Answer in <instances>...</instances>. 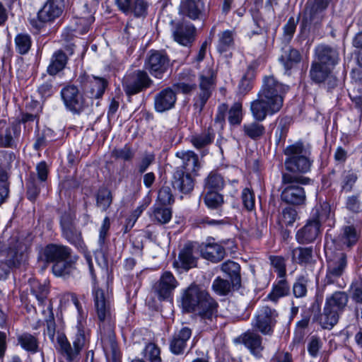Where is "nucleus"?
I'll return each mask as SVG.
<instances>
[{
	"instance_id": "f257e3e1",
	"label": "nucleus",
	"mask_w": 362,
	"mask_h": 362,
	"mask_svg": "<svg viewBox=\"0 0 362 362\" xmlns=\"http://www.w3.org/2000/svg\"><path fill=\"white\" fill-rule=\"evenodd\" d=\"M289 87L278 81L273 76H265L257 98L251 102L250 111L256 121L264 120L267 115L279 112Z\"/></svg>"
},
{
	"instance_id": "f03ea898",
	"label": "nucleus",
	"mask_w": 362,
	"mask_h": 362,
	"mask_svg": "<svg viewBox=\"0 0 362 362\" xmlns=\"http://www.w3.org/2000/svg\"><path fill=\"white\" fill-rule=\"evenodd\" d=\"M72 300L78 310V317L77 324L73 329L72 345L64 334L57 335V349L60 355L61 362H79L81 352L88 346L90 341L89 329L86 327V315L76 297L74 296Z\"/></svg>"
},
{
	"instance_id": "7ed1b4c3",
	"label": "nucleus",
	"mask_w": 362,
	"mask_h": 362,
	"mask_svg": "<svg viewBox=\"0 0 362 362\" xmlns=\"http://www.w3.org/2000/svg\"><path fill=\"white\" fill-rule=\"evenodd\" d=\"M181 305L187 313H194L200 322L212 328L218 316V303L207 291L197 285H191L183 291Z\"/></svg>"
},
{
	"instance_id": "20e7f679",
	"label": "nucleus",
	"mask_w": 362,
	"mask_h": 362,
	"mask_svg": "<svg viewBox=\"0 0 362 362\" xmlns=\"http://www.w3.org/2000/svg\"><path fill=\"white\" fill-rule=\"evenodd\" d=\"M46 262H52V272L56 276H68L76 269L78 257L72 250L62 244H49L43 251Z\"/></svg>"
},
{
	"instance_id": "39448f33",
	"label": "nucleus",
	"mask_w": 362,
	"mask_h": 362,
	"mask_svg": "<svg viewBox=\"0 0 362 362\" xmlns=\"http://www.w3.org/2000/svg\"><path fill=\"white\" fill-rule=\"evenodd\" d=\"M348 300L347 294L342 291H337L326 298L323 313L320 318L322 328L331 329L337 323Z\"/></svg>"
},
{
	"instance_id": "423d86ee",
	"label": "nucleus",
	"mask_w": 362,
	"mask_h": 362,
	"mask_svg": "<svg viewBox=\"0 0 362 362\" xmlns=\"http://www.w3.org/2000/svg\"><path fill=\"white\" fill-rule=\"evenodd\" d=\"M87 260L93 280V296L98 317L100 321H109L114 314L112 295L108 291H105L96 285L91 259L88 258Z\"/></svg>"
},
{
	"instance_id": "0eeeda50",
	"label": "nucleus",
	"mask_w": 362,
	"mask_h": 362,
	"mask_svg": "<svg viewBox=\"0 0 362 362\" xmlns=\"http://www.w3.org/2000/svg\"><path fill=\"white\" fill-rule=\"evenodd\" d=\"M286 156L285 168L288 173H284L282 175V192L281 200L290 205H293L294 202V145L287 146L284 150Z\"/></svg>"
},
{
	"instance_id": "6e6552de",
	"label": "nucleus",
	"mask_w": 362,
	"mask_h": 362,
	"mask_svg": "<svg viewBox=\"0 0 362 362\" xmlns=\"http://www.w3.org/2000/svg\"><path fill=\"white\" fill-rule=\"evenodd\" d=\"M61 96L67 110L74 114L79 115L89 109L91 100L80 93L78 88L74 85L66 86L61 90Z\"/></svg>"
},
{
	"instance_id": "1a4fd4ad",
	"label": "nucleus",
	"mask_w": 362,
	"mask_h": 362,
	"mask_svg": "<svg viewBox=\"0 0 362 362\" xmlns=\"http://www.w3.org/2000/svg\"><path fill=\"white\" fill-rule=\"evenodd\" d=\"M64 8V0H47L39 10L36 18L30 20V24L40 29L47 23L54 21L59 18Z\"/></svg>"
},
{
	"instance_id": "9d476101",
	"label": "nucleus",
	"mask_w": 362,
	"mask_h": 362,
	"mask_svg": "<svg viewBox=\"0 0 362 362\" xmlns=\"http://www.w3.org/2000/svg\"><path fill=\"white\" fill-rule=\"evenodd\" d=\"M283 35V43L284 45L281 48V54L279 58L280 63L284 68V74L288 76L292 75V70L294 66V52L293 47L289 45L294 33V24L291 22V18L284 26Z\"/></svg>"
},
{
	"instance_id": "9b49d317",
	"label": "nucleus",
	"mask_w": 362,
	"mask_h": 362,
	"mask_svg": "<svg viewBox=\"0 0 362 362\" xmlns=\"http://www.w3.org/2000/svg\"><path fill=\"white\" fill-rule=\"evenodd\" d=\"M153 84L152 79L144 70H136L124 76L122 86L129 97L138 94Z\"/></svg>"
},
{
	"instance_id": "f8f14e48",
	"label": "nucleus",
	"mask_w": 362,
	"mask_h": 362,
	"mask_svg": "<svg viewBox=\"0 0 362 362\" xmlns=\"http://www.w3.org/2000/svg\"><path fill=\"white\" fill-rule=\"evenodd\" d=\"M81 89L83 95L91 100V106L94 104L95 99L100 98L107 86L108 82L105 78L92 77L83 74L78 77Z\"/></svg>"
},
{
	"instance_id": "ddd939ff",
	"label": "nucleus",
	"mask_w": 362,
	"mask_h": 362,
	"mask_svg": "<svg viewBox=\"0 0 362 362\" xmlns=\"http://www.w3.org/2000/svg\"><path fill=\"white\" fill-rule=\"evenodd\" d=\"M278 314L274 309L262 306L257 311L252 321V328L264 335H272L276 322Z\"/></svg>"
},
{
	"instance_id": "4468645a",
	"label": "nucleus",
	"mask_w": 362,
	"mask_h": 362,
	"mask_svg": "<svg viewBox=\"0 0 362 362\" xmlns=\"http://www.w3.org/2000/svg\"><path fill=\"white\" fill-rule=\"evenodd\" d=\"M215 73L209 68L204 70L199 76V92L194 98V106L201 112L211 95V89L215 82Z\"/></svg>"
},
{
	"instance_id": "2eb2a0df",
	"label": "nucleus",
	"mask_w": 362,
	"mask_h": 362,
	"mask_svg": "<svg viewBox=\"0 0 362 362\" xmlns=\"http://www.w3.org/2000/svg\"><path fill=\"white\" fill-rule=\"evenodd\" d=\"M169 64L170 59L165 52L151 50L146 60L145 68L153 76L161 78Z\"/></svg>"
},
{
	"instance_id": "dca6fc26",
	"label": "nucleus",
	"mask_w": 362,
	"mask_h": 362,
	"mask_svg": "<svg viewBox=\"0 0 362 362\" xmlns=\"http://www.w3.org/2000/svg\"><path fill=\"white\" fill-rule=\"evenodd\" d=\"M177 284L178 283L173 274L170 272H165L154 284L153 290L159 300H166L170 298Z\"/></svg>"
},
{
	"instance_id": "f3484780",
	"label": "nucleus",
	"mask_w": 362,
	"mask_h": 362,
	"mask_svg": "<svg viewBox=\"0 0 362 362\" xmlns=\"http://www.w3.org/2000/svg\"><path fill=\"white\" fill-rule=\"evenodd\" d=\"M21 135V127L18 124L7 125L0 122V147L16 148Z\"/></svg>"
},
{
	"instance_id": "a211bd4d",
	"label": "nucleus",
	"mask_w": 362,
	"mask_h": 362,
	"mask_svg": "<svg viewBox=\"0 0 362 362\" xmlns=\"http://www.w3.org/2000/svg\"><path fill=\"white\" fill-rule=\"evenodd\" d=\"M196 28L192 23L180 21L175 24L173 37L175 42L183 46H188L194 40Z\"/></svg>"
},
{
	"instance_id": "6ab92c4d",
	"label": "nucleus",
	"mask_w": 362,
	"mask_h": 362,
	"mask_svg": "<svg viewBox=\"0 0 362 362\" xmlns=\"http://www.w3.org/2000/svg\"><path fill=\"white\" fill-rule=\"evenodd\" d=\"M317 63L334 67L339 62V54L337 49L326 45H320L315 49Z\"/></svg>"
},
{
	"instance_id": "aec40b11",
	"label": "nucleus",
	"mask_w": 362,
	"mask_h": 362,
	"mask_svg": "<svg viewBox=\"0 0 362 362\" xmlns=\"http://www.w3.org/2000/svg\"><path fill=\"white\" fill-rule=\"evenodd\" d=\"M206 6L202 0H182L180 12L185 16L195 21L205 16Z\"/></svg>"
},
{
	"instance_id": "412c9836",
	"label": "nucleus",
	"mask_w": 362,
	"mask_h": 362,
	"mask_svg": "<svg viewBox=\"0 0 362 362\" xmlns=\"http://www.w3.org/2000/svg\"><path fill=\"white\" fill-rule=\"evenodd\" d=\"M200 252L204 259L214 263L221 261L226 255L224 247L213 238H209L205 243L202 244Z\"/></svg>"
},
{
	"instance_id": "4be33fe9",
	"label": "nucleus",
	"mask_w": 362,
	"mask_h": 362,
	"mask_svg": "<svg viewBox=\"0 0 362 362\" xmlns=\"http://www.w3.org/2000/svg\"><path fill=\"white\" fill-rule=\"evenodd\" d=\"M175 92L171 88H165L154 97V109L158 112H164L172 109L176 103Z\"/></svg>"
},
{
	"instance_id": "5701e85b",
	"label": "nucleus",
	"mask_w": 362,
	"mask_h": 362,
	"mask_svg": "<svg viewBox=\"0 0 362 362\" xmlns=\"http://www.w3.org/2000/svg\"><path fill=\"white\" fill-rule=\"evenodd\" d=\"M241 341L250 354L255 358L262 357L264 346L262 337L254 330H247L241 335Z\"/></svg>"
},
{
	"instance_id": "b1692460",
	"label": "nucleus",
	"mask_w": 362,
	"mask_h": 362,
	"mask_svg": "<svg viewBox=\"0 0 362 362\" xmlns=\"http://www.w3.org/2000/svg\"><path fill=\"white\" fill-rule=\"evenodd\" d=\"M346 267V256L344 253H339L328 262V269L326 275L327 283L334 284L335 279L341 276Z\"/></svg>"
},
{
	"instance_id": "393cba45",
	"label": "nucleus",
	"mask_w": 362,
	"mask_h": 362,
	"mask_svg": "<svg viewBox=\"0 0 362 362\" xmlns=\"http://www.w3.org/2000/svg\"><path fill=\"white\" fill-rule=\"evenodd\" d=\"M173 187L183 194L190 193L194 186V182L190 174L186 173L182 169H177L173 174Z\"/></svg>"
},
{
	"instance_id": "a878e982",
	"label": "nucleus",
	"mask_w": 362,
	"mask_h": 362,
	"mask_svg": "<svg viewBox=\"0 0 362 362\" xmlns=\"http://www.w3.org/2000/svg\"><path fill=\"white\" fill-rule=\"evenodd\" d=\"M192 336V330L184 327L175 332L170 342V349L174 354L178 355L184 352L187 341Z\"/></svg>"
},
{
	"instance_id": "bb28decb",
	"label": "nucleus",
	"mask_w": 362,
	"mask_h": 362,
	"mask_svg": "<svg viewBox=\"0 0 362 362\" xmlns=\"http://www.w3.org/2000/svg\"><path fill=\"white\" fill-rule=\"evenodd\" d=\"M176 157L182 160V168L185 173H196L201 165L198 156L192 151H180L175 154Z\"/></svg>"
},
{
	"instance_id": "cd10ccee",
	"label": "nucleus",
	"mask_w": 362,
	"mask_h": 362,
	"mask_svg": "<svg viewBox=\"0 0 362 362\" xmlns=\"http://www.w3.org/2000/svg\"><path fill=\"white\" fill-rule=\"evenodd\" d=\"M320 229V221L315 219L312 220L298 231L296 238L300 243H311L317 237Z\"/></svg>"
},
{
	"instance_id": "c85d7f7f",
	"label": "nucleus",
	"mask_w": 362,
	"mask_h": 362,
	"mask_svg": "<svg viewBox=\"0 0 362 362\" xmlns=\"http://www.w3.org/2000/svg\"><path fill=\"white\" fill-rule=\"evenodd\" d=\"M16 340L22 349L31 354L37 353L40 349V341L36 334L23 332L17 335Z\"/></svg>"
},
{
	"instance_id": "c756f323",
	"label": "nucleus",
	"mask_w": 362,
	"mask_h": 362,
	"mask_svg": "<svg viewBox=\"0 0 362 362\" xmlns=\"http://www.w3.org/2000/svg\"><path fill=\"white\" fill-rule=\"evenodd\" d=\"M197 259L193 254V247L190 244H187L180 250L178 255V260L175 262L178 267L185 270H189L196 267Z\"/></svg>"
},
{
	"instance_id": "7c9ffc66",
	"label": "nucleus",
	"mask_w": 362,
	"mask_h": 362,
	"mask_svg": "<svg viewBox=\"0 0 362 362\" xmlns=\"http://www.w3.org/2000/svg\"><path fill=\"white\" fill-rule=\"evenodd\" d=\"M62 237L74 245L79 252H86V246L82 238L81 233L75 226L62 230Z\"/></svg>"
},
{
	"instance_id": "2f4dec72",
	"label": "nucleus",
	"mask_w": 362,
	"mask_h": 362,
	"mask_svg": "<svg viewBox=\"0 0 362 362\" xmlns=\"http://www.w3.org/2000/svg\"><path fill=\"white\" fill-rule=\"evenodd\" d=\"M83 13L76 20V28L74 30L79 34H85L88 32L90 25L93 23L95 18L93 16V12L89 8L87 4L83 6Z\"/></svg>"
},
{
	"instance_id": "473e14b6",
	"label": "nucleus",
	"mask_w": 362,
	"mask_h": 362,
	"mask_svg": "<svg viewBox=\"0 0 362 362\" xmlns=\"http://www.w3.org/2000/svg\"><path fill=\"white\" fill-rule=\"evenodd\" d=\"M67 60L68 58L64 52L62 50L55 52L51 58L49 66H47V73L50 76L57 75L64 69L67 63Z\"/></svg>"
},
{
	"instance_id": "72a5a7b5",
	"label": "nucleus",
	"mask_w": 362,
	"mask_h": 362,
	"mask_svg": "<svg viewBox=\"0 0 362 362\" xmlns=\"http://www.w3.org/2000/svg\"><path fill=\"white\" fill-rule=\"evenodd\" d=\"M332 68L313 62L310 71V77L316 83L325 81L332 75Z\"/></svg>"
},
{
	"instance_id": "f704fd0d",
	"label": "nucleus",
	"mask_w": 362,
	"mask_h": 362,
	"mask_svg": "<svg viewBox=\"0 0 362 362\" xmlns=\"http://www.w3.org/2000/svg\"><path fill=\"white\" fill-rule=\"evenodd\" d=\"M214 139L212 129H208L199 134H195L190 137V142L197 149H201L210 145Z\"/></svg>"
},
{
	"instance_id": "c9c22d12",
	"label": "nucleus",
	"mask_w": 362,
	"mask_h": 362,
	"mask_svg": "<svg viewBox=\"0 0 362 362\" xmlns=\"http://www.w3.org/2000/svg\"><path fill=\"white\" fill-rule=\"evenodd\" d=\"M244 134L252 140L260 139L265 133V127L259 121L246 123L243 126Z\"/></svg>"
},
{
	"instance_id": "e433bc0d",
	"label": "nucleus",
	"mask_w": 362,
	"mask_h": 362,
	"mask_svg": "<svg viewBox=\"0 0 362 362\" xmlns=\"http://www.w3.org/2000/svg\"><path fill=\"white\" fill-rule=\"evenodd\" d=\"M42 313L45 315V321L47 327L45 334H47L50 340L53 341L55 336L56 325L52 304L49 303L47 305V308L43 309Z\"/></svg>"
},
{
	"instance_id": "4c0bfd02",
	"label": "nucleus",
	"mask_w": 362,
	"mask_h": 362,
	"mask_svg": "<svg viewBox=\"0 0 362 362\" xmlns=\"http://www.w3.org/2000/svg\"><path fill=\"white\" fill-rule=\"evenodd\" d=\"M103 349L107 362H120V352L114 339H109L106 341L103 344Z\"/></svg>"
},
{
	"instance_id": "58836bf2",
	"label": "nucleus",
	"mask_w": 362,
	"mask_h": 362,
	"mask_svg": "<svg viewBox=\"0 0 362 362\" xmlns=\"http://www.w3.org/2000/svg\"><path fill=\"white\" fill-rule=\"evenodd\" d=\"M16 52L20 54H25L30 49L32 40L28 34L19 33L14 39Z\"/></svg>"
},
{
	"instance_id": "ea45409f",
	"label": "nucleus",
	"mask_w": 362,
	"mask_h": 362,
	"mask_svg": "<svg viewBox=\"0 0 362 362\" xmlns=\"http://www.w3.org/2000/svg\"><path fill=\"white\" fill-rule=\"evenodd\" d=\"M44 186L37 182L35 173H30L27 182L28 199L32 202L35 201L40 192V188Z\"/></svg>"
},
{
	"instance_id": "a19ab883",
	"label": "nucleus",
	"mask_w": 362,
	"mask_h": 362,
	"mask_svg": "<svg viewBox=\"0 0 362 362\" xmlns=\"http://www.w3.org/2000/svg\"><path fill=\"white\" fill-rule=\"evenodd\" d=\"M112 202L111 192L107 188H100L96 195V205L102 211H106Z\"/></svg>"
},
{
	"instance_id": "79ce46f5",
	"label": "nucleus",
	"mask_w": 362,
	"mask_h": 362,
	"mask_svg": "<svg viewBox=\"0 0 362 362\" xmlns=\"http://www.w3.org/2000/svg\"><path fill=\"white\" fill-rule=\"evenodd\" d=\"M204 201L209 209H218L223 203V198L221 194L216 191L206 190Z\"/></svg>"
},
{
	"instance_id": "37998d69",
	"label": "nucleus",
	"mask_w": 362,
	"mask_h": 362,
	"mask_svg": "<svg viewBox=\"0 0 362 362\" xmlns=\"http://www.w3.org/2000/svg\"><path fill=\"white\" fill-rule=\"evenodd\" d=\"M233 32L232 30H225L219 35V40L217 49L219 52H225L228 50L233 45Z\"/></svg>"
},
{
	"instance_id": "c03bdc74",
	"label": "nucleus",
	"mask_w": 362,
	"mask_h": 362,
	"mask_svg": "<svg viewBox=\"0 0 362 362\" xmlns=\"http://www.w3.org/2000/svg\"><path fill=\"white\" fill-rule=\"evenodd\" d=\"M341 190L346 192L351 191L358 177L353 170H344L341 176Z\"/></svg>"
},
{
	"instance_id": "a18cd8bd",
	"label": "nucleus",
	"mask_w": 362,
	"mask_h": 362,
	"mask_svg": "<svg viewBox=\"0 0 362 362\" xmlns=\"http://www.w3.org/2000/svg\"><path fill=\"white\" fill-rule=\"evenodd\" d=\"M144 358L150 362H161L160 349L154 343H148L143 351Z\"/></svg>"
},
{
	"instance_id": "49530a36",
	"label": "nucleus",
	"mask_w": 362,
	"mask_h": 362,
	"mask_svg": "<svg viewBox=\"0 0 362 362\" xmlns=\"http://www.w3.org/2000/svg\"><path fill=\"white\" fill-rule=\"evenodd\" d=\"M240 265L233 261L226 262L221 265V270L226 273L236 283L240 280Z\"/></svg>"
},
{
	"instance_id": "de8ad7c7",
	"label": "nucleus",
	"mask_w": 362,
	"mask_h": 362,
	"mask_svg": "<svg viewBox=\"0 0 362 362\" xmlns=\"http://www.w3.org/2000/svg\"><path fill=\"white\" fill-rule=\"evenodd\" d=\"M228 122L230 124L238 125L243 119V107L240 102L235 103L228 110Z\"/></svg>"
},
{
	"instance_id": "09e8293b",
	"label": "nucleus",
	"mask_w": 362,
	"mask_h": 362,
	"mask_svg": "<svg viewBox=\"0 0 362 362\" xmlns=\"http://www.w3.org/2000/svg\"><path fill=\"white\" fill-rule=\"evenodd\" d=\"M148 3L146 0H134L129 14L136 18L146 17L148 13Z\"/></svg>"
},
{
	"instance_id": "8fccbe9b",
	"label": "nucleus",
	"mask_w": 362,
	"mask_h": 362,
	"mask_svg": "<svg viewBox=\"0 0 362 362\" xmlns=\"http://www.w3.org/2000/svg\"><path fill=\"white\" fill-rule=\"evenodd\" d=\"M223 185V179L218 174L211 173L205 180V189L208 191L217 192V190L222 189Z\"/></svg>"
},
{
	"instance_id": "3c124183",
	"label": "nucleus",
	"mask_w": 362,
	"mask_h": 362,
	"mask_svg": "<svg viewBox=\"0 0 362 362\" xmlns=\"http://www.w3.org/2000/svg\"><path fill=\"white\" fill-rule=\"evenodd\" d=\"M32 293L38 301L39 305H42L45 302L49 289L45 284L35 283L32 286Z\"/></svg>"
},
{
	"instance_id": "603ef678",
	"label": "nucleus",
	"mask_w": 362,
	"mask_h": 362,
	"mask_svg": "<svg viewBox=\"0 0 362 362\" xmlns=\"http://www.w3.org/2000/svg\"><path fill=\"white\" fill-rule=\"evenodd\" d=\"M112 156L116 159L130 161L134 156V151L130 146L125 145L122 148H115L112 151Z\"/></svg>"
},
{
	"instance_id": "864d4df0",
	"label": "nucleus",
	"mask_w": 362,
	"mask_h": 362,
	"mask_svg": "<svg viewBox=\"0 0 362 362\" xmlns=\"http://www.w3.org/2000/svg\"><path fill=\"white\" fill-rule=\"evenodd\" d=\"M312 156V146L306 141L299 140L296 142V163L297 158Z\"/></svg>"
},
{
	"instance_id": "5fc2aeb1",
	"label": "nucleus",
	"mask_w": 362,
	"mask_h": 362,
	"mask_svg": "<svg viewBox=\"0 0 362 362\" xmlns=\"http://www.w3.org/2000/svg\"><path fill=\"white\" fill-rule=\"evenodd\" d=\"M157 202L163 206L170 204L174 202L170 187L163 186L159 189Z\"/></svg>"
},
{
	"instance_id": "6e6d98bb",
	"label": "nucleus",
	"mask_w": 362,
	"mask_h": 362,
	"mask_svg": "<svg viewBox=\"0 0 362 362\" xmlns=\"http://www.w3.org/2000/svg\"><path fill=\"white\" fill-rule=\"evenodd\" d=\"M356 240L357 234L355 228L350 226L344 227L341 236L342 243L347 247H350L354 244Z\"/></svg>"
},
{
	"instance_id": "4d7b16f0",
	"label": "nucleus",
	"mask_w": 362,
	"mask_h": 362,
	"mask_svg": "<svg viewBox=\"0 0 362 362\" xmlns=\"http://www.w3.org/2000/svg\"><path fill=\"white\" fill-rule=\"evenodd\" d=\"M153 216L158 223L164 224L171 219L172 212L168 208L156 207L153 211Z\"/></svg>"
},
{
	"instance_id": "13d9d810",
	"label": "nucleus",
	"mask_w": 362,
	"mask_h": 362,
	"mask_svg": "<svg viewBox=\"0 0 362 362\" xmlns=\"http://www.w3.org/2000/svg\"><path fill=\"white\" fill-rule=\"evenodd\" d=\"M214 291L221 295H226L230 291V284L227 280L216 278L212 284Z\"/></svg>"
},
{
	"instance_id": "bf43d9fd",
	"label": "nucleus",
	"mask_w": 362,
	"mask_h": 362,
	"mask_svg": "<svg viewBox=\"0 0 362 362\" xmlns=\"http://www.w3.org/2000/svg\"><path fill=\"white\" fill-rule=\"evenodd\" d=\"M313 163L312 156H305L297 158V165L296 164V171L302 173H306L310 170Z\"/></svg>"
},
{
	"instance_id": "052dcab7",
	"label": "nucleus",
	"mask_w": 362,
	"mask_h": 362,
	"mask_svg": "<svg viewBox=\"0 0 362 362\" xmlns=\"http://www.w3.org/2000/svg\"><path fill=\"white\" fill-rule=\"evenodd\" d=\"M36 180L41 185H45V182L48 175V167L45 161H42L37 164L36 168Z\"/></svg>"
},
{
	"instance_id": "680f3d73",
	"label": "nucleus",
	"mask_w": 362,
	"mask_h": 362,
	"mask_svg": "<svg viewBox=\"0 0 362 362\" xmlns=\"http://www.w3.org/2000/svg\"><path fill=\"white\" fill-rule=\"evenodd\" d=\"M244 207L247 211H252L255 207V196L249 188L243 189L241 194Z\"/></svg>"
},
{
	"instance_id": "e2e57ef3",
	"label": "nucleus",
	"mask_w": 362,
	"mask_h": 362,
	"mask_svg": "<svg viewBox=\"0 0 362 362\" xmlns=\"http://www.w3.org/2000/svg\"><path fill=\"white\" fill-rule=\"evenodd\" d=\"M155 156L152 153H145L141 158L140 161L136 165L138 173L143 174L145 173L148 167L153 163Z\"/></svg>"
},
{
	"instance_id": "0e129e2a",
	"label": "nucleus",
	"mask_w": 362,
	"mask_h": 362,
	"mask_svg": "<svg viewBox=\"0 0 362 362\" xmlns=\"http://www.w3.org/2000/svg\"><path fill=\"white\" fill-rule=\"evenodd\" d=\"M308 282L307 276H302L298 279L296 282V298L303 297L306 295Z\"/></svg>"
},
{
	"instance_id": "69168bd1",
	"label": "nucleus",
	"mask_w": 362,
	"mask_h": 362,
	"mask_svg": "<svg viewBox=\"0 0 362 362\" xmlns=\"http://www.w3.org/2000/svg\"><path fill=\"white\" fill-rule=\"evenodd\" d=\"M294 222L293 205H290L283 209L281 223L286 226H292Z\"/></svg>"
},
{
	"instance_id": "338daca9",
	"label": "nucleus",
	"mask_w": 362,
	"mask_h": 362,
	"mask_svg": "<svg viewBox=\"0 0 362 362\" xmlns=\"http://www.w3.org/2000/svg\"><path fill=\"white\" fill-rule=\"evenodd\" d=\"M322 341L320 339L316 336H312L308 344V351L313 357H316L318 351L322 347Z\"/></svg>"
},
{
	"instance_id": "774afa93",
	"label": "nucleus",
	"mask_w": 362,
	"mask_h": 362,
	"mask_svg": "<svg viewBox=\"0 0 362 362\" xmlns=\"http://www.w3.org/2000/svg\"><path fill=\"white\" fill-rule=\"evenodd\" d=\"M270 362H293L291 353L284 351H278L272 357Z\"/></svg>"
}]
</instances>
